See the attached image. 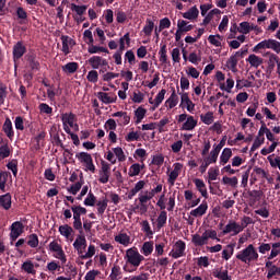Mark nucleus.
I'll return each instance as SVG.
<instances>
[{
  "label": "nucleus",
  "mask_w": 280,
  "mask_h": 280,
  "mask_svg": "<svg viewBox=\"0 0 280 280\" xmlns=\"http://www.w3.org/2000/svg\"><path fill=\"white\" fill-rule=\"evenodd\" d=\"M72 246L81 259H91L92 257H95V245L90 244L86 250V236L84 235H78Z\"/></svg>",
  "instance_id": "obj_1"
},
{
  "label": "nucleus",
  "mask_w": 280,
  "mask_h": 280,
  "mask_svg": "<svg viewBox=\"0 0 280 280\" xmlns=\"http://www.w3.org/2000/svg\"><path fill=\"white\" fill-rule=\"evenodd\" d=\"M209 240H215L217 242H220V238L218 237V231L208 229L203 231L202 234L196 233L191 235V243L194 246H207V244H209Z\"/></svg>",
  "instance_id": "obj_2"
},
{
  "label": "nucleus",
  "mask_w": 280,
  "mask_h": 280,
  "mask_svg": "<svg viewBox=\"0 0 280 280\" xmlns=\"http://www.w3.org/2000/svg\"><path fill=\"white\" fill-rule=\"evenodd\" d=\"M125 261L133 268H139V266L145 261V257L139 253L137 247H130L126 250Z\"/></svg>",
  "instance_id": "obj_3"
},
{
  "label": "nucleus",
  "mask_w": 280,
  "mask_h": 280,
  "mask_svg": "<svg viewBox=\"0 0 280 280\" xmlns=\"http://www.w3.org/2000/svg\"><path fill=\"white\" fill-rule=\"evenodd\" d=\"M236 259L243 264H250L252 261H257L259 259V253H257L254 244H249L236 255Z\"/></svg>",
  "instance_id": "obj_4"
},
{
  "label": "nucleus",
  "mask_w": 280,
  "mask_h": 280,
  "mask_svg": "<svg viewBox=\"0 0 280 280\" xmlns=\"http://www.w3.org/2000/svg\"><path fill=\"white\" fill-rule=\"evenodd\" d=\"M77 161L82 165L84 172H90L91 174H95L96 167L95 163H93V155L89 152H79L75 154Z\"/></svg>",
  "instance_id": "obj_5"
},
{
  "label": "nucleus",
  "mask_w": 280,
  "mask_h": 280,
  "mask_svg": "<svg viewBox=\"0 0 280 280\" xmlns=\"http://www.w3.org/2000/svg\"><path fill=\"white\" fill-rule=\"evenodd\" d=\"M177 122L182 124L180 130H184L186 132H191V130H196V127L198 126V119L187 113L178 115Z\"/></svg>",
  "instance_id": "obj_6"
},
{
  "label": "nucleus",
  "mask_w": 280,
  "mask_h": 280,
  "mask_svg": "<svg viewBox=\"0 0 280 280\" xmlns=\"http://www.w3.org/2000/svg\"><path fill=\"white\" fill-rule=\"evenodd\" d=\"M261 49H272L276 54H280V42L272 38L261 40L254 46L253 51L259 54Z\"/></svg>",
  "instance_id": "obj_7"
},
{
  "label": "nucleus",
  "mask_w": 280,
  "mask_h": 280,
  "mask_svg": "<svg viewBox=\"0 0 280 280\" xmlns=\"http://www.w3.org/2000/svg\"><path fill=\"white\" fill-rule=\"evenodd\" d=\"M156 207L161 209V211H174V208L176 207V194H172L168 196V198H165V194H162L158 201Z\"/></svg>",
  "instance_id": "obj_8"
},
{
  "label": "nucleus",
  "mask_w": 280,
  "mask_h": 280,
  "mask_svg": "<svg viewBox=\"0 0 280 280\" xmlns=\"http://www.w3.org/2000/svg\"><path fill=\"white\" fill-rule=\"evenodd\" d=\"M61 121H62V126H63V130L65 132H67V135H71V128L72 130H80V126L78 125V122H75V115L73 114H62L61 116Z\"/></svg>",
  "instance_id": "obj_9"
},
{
  "label": "nucleus",
  "mask_w": 280,
  "mask_h": 280,
  "mask_svg": "<svg viewBox=\"0 0 280 280\" xmlns=\"http://www.w3.org/2000/svg\"><path fill=\"white\" fill-rule=\"evenodd\" d=\"M106 160L112 164L115 165L117 161L119 163H124L126 161V153L121 147L113 148L110 151H107Z\"/></svg>",
  "instance_id": "obj_10"
},
{
  "label": "nucleus",
  "mask_w": 280,
  "mask_h": 280,
  "mask_svg": "<svg viewBox=\"0 0 280 280\" xmlns=\"http://www.w3.org/2000/svg\"><path fill=\"white\" fill-rule=\"evenodd\" d=\"M48 248L50 253H55L54 254L55 259H59L61 264H67V255L65 254V249H62V245H60L56 241H52L49 243Z\"/></svg>",
  "instance_id": "obj_11"
},
{
  "label": "nucleus",
  "mask_w": 280,
  "mask_h": 280,
  "mask_svg": "<svg viewBox=\"0 0 280 280\" xmlns=\"http://www.w3.org/2000/svg\"><path fill=\"white\" fill-rule=\"evenodd\" d=\"M184 165L180 162H175L173 164V170L167 172V183L168 185H171V187H174V185L176 184V180L178 179V177L180 176V173L184 170Z\"/></svg>",
  "instance_id": "obj_12"
},
{
  "label": "nucleus",
  "mask_w": 280,
  "mask_h": 280,
  "mask_svg": "<svg viewBox=\"0 0 280 280\" xmlns=\"http://www.w3.org/2000/svg\"><path fill=\"white\" fill-rule=\"evenodd\" d=\"M242 232L243 230L240 226V222L235 220H230L222 231L223 235H231L232 237H235V235H240V233Z\"/></svg>",
  "instance_id": "obj_13"
},
{
  "label": "nucleus",
  "mask_w": 280,
  "mask_h": 280,
  "mask_svg": "<svg viewBox=\"0 0 280 280\" xmlns=\"http://www.w3.org/2000/svg\"><path fill=\"white\" fill-rule=\"evenodd\" d=\"M88 62L92 67V69H101L100 73H104L103 69H106V67H108V60L104 59V57L101 56H92L89 58Z\"/></svg>",
  "instance_id": "obj_14"
},
{
  "label": "nucleus",
  "mask_w": 280,
  "mask_h": 280,
  "mask_svg": "<svg viewBox=\"0 0 280 280\" xmlns=\"http://www.w3.org/2000/svg\"><path fill=\"white\" fill-rule=\"evenodd\" d=\"M187 248V244H185V241H177L174 245L172 250L170 252V257H173V259H180V257H185V250Z\"/></svg>",
  "instance_id": "obj_15"
},
{
  "label": "nucleus",
  "mask_w": 280,
  "mask_h": 280,
  "mask_svg": "<svg viewBox=\"0 0 280 280\" xmlns=\"http://www.w3.org/2000/svg\"><path fill=\"white\" fill-rule=\"evenodd\" d=\"M178 95L180 96L179 108H186L188 113H194L196 110V104L189 98V93L178 92Z\"/></svg>",
  "instance_id": "obj_16"
},
{
  "label": "nucleus",
  "mask_w": 280,
  "mask_h": 280,
  "mask_svg": "<svg viewBox=\"0 0 280 280\" xmlns=\"http://www.w3.org/2000/svg\"><path fill=\"white\" fill-rule=\"evenodd\" d=\"M110 179V164L108 162L102 161L101 162V170L98 171V182L102 185H106Z\"/></svg>",
  "instance_id": "obj_17"
},
{
  "label": "nucleus",
  "mask_w": 280,
  "mask_h": 280,
  "mask_svg": "<svg viewBox=\"0 0 280 280\" xmlns=\"http://www.w3.org/2000/svg\"><path fill=\"white\" fill-rule=\"evenodd\" d=\"M241 56H244V51L238 50L236 51L234 55L230 56V58L226 60L225 62V67L232 71V73H237V62H238V58Z\"/></svg>",
  "instance_id": "obj_18"
},
{
  "label": "nucleus",
  "mask_w": 280,
  "mask_h": 280,
  "mask_svg": "<svg viewBox=\"0 0 280 280\" xmlns=\"http://www.w3.org/2000/svg\"><path fill=\"white\" fill-rule=\"evenodd\" d=\"M61 43H62L61 51L65 54V56H69V54H71V49L75 47V40H73V38L67 35H63L61 36Z\"/></svg>",
  "instance_id": "obj_19"
},
{
  "label": "nucleus",
  "mask_w": 280,
  "mask_h": 280,
  "mask_svg": "<svg viewBox=\"0 0 280 280\" xmlns=\"http://www.w3.org/2000/svg\"><path fill=\"white\" fill-rule=\"evenodd\" d=\"M23 229H24V226L21 223V221H15L12 223L10 237L13 242H15V240H19V237H21V235H23Z\"/></svg>",
  "instance_id": "obj_20"
},
{
  "label": "nucleus",
  "mask_w": 280,
  "mask_h": 280,
  "mask_svg": "<svg viewBox=\"0 0 280 280\" xmlns=\"http://www.w3.org/2000/svg\"><path fill=\"white\" fill-rule=\"evenodd\" d=\"M96 97L103 103V104H115L117 102V95L113 92L106 93V92H98L96 94Z\"/></svg>",
  "instance_id": "obj_21"
},
{
  "label": "nucleus",
  "mask_w": 280,
  "mask_h": 280,
  "mask_svg": "<svg viewBox=\"0 0 280 280\" xmlns=\"http://www.w3.org/2000/svg\"><path fill=\"white\" fill-rule=\"evenodd\" d=\"M208 210H209V205L207 203V201H203L197 208L190 211V215L192 218H202V215L207 214Z\"/></svg>",
  "instance_id": "obj_22"
},
{
  "label": "nucleus",
  "mask_w": 280,
  "mask_h": 280,
  "mask_svg": "<svg viewBox=\"0 0 280 280\" xmlns=\"http://www.w3.org/2000/svg\"><path fill=\"white\" fill-rule=\"evenodd\" d=\"M36 268H38V264H34L31 259H26L21 266L22 272L33 276L36 275Z\"/></svg>",
  "instance_id": "obj_23"
},
{
  "label": "nucleus",
  "mask_w": 280,
  "mask_h": 280,
  "mask_svg": "<svg viewBox=\"0 0 280 280\" xmlns=\"http://www.w3.org/2000/svg\"><path fill=\"white\" fill-rule=\"evenodd\" d=\"M246 62H248V65L252 67V69H259V67H261V65H264V58H261L255 54H250L246 58Z\"/></svg>",
  "instance_id": "obj_24"
},
{
  "label": "nucleus",
  "mask_w": 280,
  "mask_h": 280,
  "mask_svg": "<svg viewBox=\"0 0 280 280\" xmlns=\"http://www.w3.org/2000/svg\"><path fill=\"white\" fill-rule=\"evenodd\" d=\"M59 233L65 237L68 242H73V228L69 224H63L59 226Z\"/></svg>",
  "instance_id": "obj_25"
},
{
  "label": "nucleus",
  "mask_w": 280,
  "mask_h": 280,
  "mask_svg": "<svg viewBox=\"0 0 280 280\" xmlns=\"http://www.w3.org/2000/svg\"><path fill=\"white\" fill-rule=\"evenodd\" d=\"M212 276L214 277V279L219 280H232V277L229 275V270L222 267L213 269Z\"/></svg>",
  "instance_id": "obj_26"
},
{
  "label": "nucleus",
  "mask_w": 280,
  "mask_h": 280,
  "mask_svg": "<svg viewBox=\"0 0 280 280\" xmlns=\"http://www.w3.org/2000/svg\"><path fill=\"white\" fill-rule=\"evenodd\" d=\"M233 156V150L231 148H224L219 156V164L226 165Z\"/></svg>",
  "instance_id": "obj_27"
},
{
  "label": "nucleus",
  "mask_w": 280,
  "mask_h": 280,
  "mask_svg": "<svg viewBox=\"0 0 280 280\" xmlns=\"http://www.w3.org/2000/svg\"><path fill=\"white\" fill-rule=\"evenodd\" d=\"M194 184L199 194H201L202 198H209V192L207 191V184H205V180L200 178H195Z\"/></svg>",
  "instance_id": "obj_28"
},
{
  "label": "nucleus",
  "mask_w": 280,
  "mask_h": 280,
  "mask_svg": "<svg viewBox=\"0 0 280 280\" xmlns=\"http://www.w3.org/2000/svg\"><path fill=\"white\" fill-rule=\"evenodd\" d=\"M25 54V45H23V43L18 42L14 46H13V60H20V58H23Z\"/></svg>",
  "instance_id": "obj_29"
},
{
  "label": "nucleus",
  "mask_w": 280,
  "mask_h": 280,
  "mask_svg": "<svg viewBox=\"0 0 280 280\" xmlns=\"http://www.w3.org/2000/svg\"><path fill=\"white\" fill-rule=\"evenodd\" d=\"M199 15H200V11L196 5L191 7L189 11H186L182 14L183 19H187V21H196Z\"/></svg>",
  "instance_id": "obj_30"
},
{
  "label": "nucleus",
  "mask_w": 280,
  "mask_h": 280,
  "mask_svg": "<svg viewBox=\"0 0 280 280\" xmlns=\"http://www.w3.org/2000/svg\"><path fill=\"white\" fill-rule=\"evenodd\" d=\"M213 163H218L217 158H214V155H211V153H209L208 156L203 158V161L199 167L201 174H205V172H207V168L209 167V165H213Z\"/></svg>",
  "instance_id": "obj_31"
},
{
  "label": "nucleus",
  "mask_w": 280,
  "mask_h": 280,
  "mask_svg": "<svg viewBox=\"0 0 280 280\" xmlns=\"http://www.w3.org/2000/svg\"><path fill=\"white\" fill-rule=\"evenodd\" d=\"M226 145V136L222 138L220 143L213 144L212 150L210 151V154L218 160V156H220V152H222V148Z\"/></svg>",
  "instance_id": "obj_32"
},
{
  "label": "nucleus",
  "mask_w": 280,
  "mask_h": 280,
  "mask_svg": "<svg viewBox=\"0 0 280 280\" xmlns=\"http://www.w3.org/2000/svg\"><path fill=\"white\" fill-rule=\"evenodd\" d=\"M266 141V138L264 137V135L261 133V130H258V133L254 140V143L250 148V152H255L256 150H259V148H261V145H264Z\"/></svg>",
  "instance_id": "obj_33"
},
{
  "label": "nucleus",
  "mask_w": 280,
  "mask_h": 280,
  "mask_svg": "<svg viewBox=\"0 0 280 280\" xmlns=\"http://www.w3.org/2000/svg\"><path fill=\"white\" fill-rule=\"evenodd\" d=\"M117 244H121V246H130V235L127 233L120 232L118 235L114 237Z\"/></svg>",
  "instance_id": "obj_34"
},
{
  "label": "nucleus",
  "mask_w": 280,
  "mask_h": 280,
  "mask_svg": "<svg viewBox=\"0 0 280 280\" xmlns=\"http://www.w3.org/2000/svg\"><path fill=\"white\" fill-rule=\"evenodd\" d=\"M96 209L98 215H104L106 209H108V199L103 197L96 201Z\"/></svg>",
  "instance_id": "obj_35"
},
{
  "label": "nucleus",
  "mask_w": 280,
  "mask_h": 280,
  "mask_svg": "<svg viewBox=\"0 0 280 280\" xmlns=\"http://www.w3.org/2000/svg\"><path fill=\"white\" fill-rule=\"evenodd\" d=\"M0 207L5 211L10 210L12 207V195L5 194L0 196Z\"/></svg>",
  "instance_id": "obj_36"
},
{
  "label": "nucleus",
  "mask_w": 280,
  "mask_h": 280,
  "mask_svg": "<svg viewBox=\"0 0 280 280\" xmlns=\"http://www.w3.org/2000/svg\"><path fill=\"white\" fill-rule=\"evenodd\" d=\"M145 167V164H139V163H135L129 167V172H128V176H130V178L135 177V176H139V174H141V170H143Z\"/></svg>",
  "instance_id": "obj_37"
},
{
  "label": "nucleus",
  "mask_w": 280,
  "mask_h": 280,
  "mask_svg": "<svg viewBox=\"0 0 280 280\" xmlns=\"http://www.w3.org/2000/svg\"><path fill=\"white\" fill-rule=\"evenodd\" d=\"M253 30H257V26H255L248 22H242V23H240V25L237 27V32H240V34H250V32H253Z\"/></svg>",
  "instance_id": "obj_38"
},
{
  "label": "nucleus",
  "mask_w": 280,
  "mask_h": 280,
  "mask_svg": "<svg viewBox=\"0 0 280 280\" xmlns=\"http://www.w3.org/2000/svg\"><path fill=\"white\" fill-rule=\"evenodd\" d=\"M167 93V90L162 89L154 98V107L151 108V110H156L163 104V100H165V94Z\"/></svg>",
  "instance_id": "obj_39"
},
{
  "label": "nucleus",
  "mask_w": 280,
  "mask_h": 280,
  "mask_svg": "<svg viewBox=\"0 0 280 280\" xmlns=\"http://www.w3.org/2000/svg\"><path fill=\"white\" fill-rule=\"evenodd\" d=\"M233 86H235V80H233V77H229L225 83L220 84V90L225 91V93H231L233 91Z\"/></svg>",
  "instance_id": "obj_40"
},
{
  "label": "nucleus",
  "mask_w": 280,
  "mask_h": 280,
  "mask_svg": "<svg viewBox=\"0 0 280 280\" xmlns=\"http://www.w3.org/2000/svg\"><path fill=\"white\" fill-rule=\"evenodd\" d=\"M71 211L73 213V220L82 219V215H86V208L82 206H72Z\"/></svg>",
  "instance_id": "obj_41"
},
{
  "label": "nucleus",
  "mask_w": 280,
  "mask_h": 280,
  "mask_svg": "<svg viewBox=\"0 0 280 280\" xmlns=\"http://www.w3.org/2000/svg\"><path fill=\"white\" fill-rule=\"evenodd\" d=\"M165 104L170 110L178 106V95H176L175 91L172 92L171 96L166 100Z\"/></svg>",
  "instance_id": "obj_42"
},
{
  "label": "nucleus",
  "mask_w": 280,
  "mask_h": 280,
  "mask_svg": "<svg viewBox=\"0 0 280 280\" xmlns=\"http://www.w3.org/2000/svg\"><path fill=\"white\" fill-rule=\"evenodd\" d=\"M223 40L224 37H222L220 34L208 36V42L210 43V45H213V47H222Z\"/></svg>",
  "instance_id": "obj_43"
},
{
  "label": "nucleus",
  "mask_w": 280,
  "mask_h": 280,
  "mask_svg": "<svg viewBox=\"0 0 280 280\" xmlns=\"http://www.w3.org/2000/svg\"><path fill=\"white\" fill-rule=\"evenodd\" d=\"M200 120L206 126H211V124L215 121V116H213V112H207L206 114L200 115Z\"/></svg>",
  "instance_id": "obj_44"
},
{
  "label": "nucleus",
  "mask_w": 280,
  "mask_h": 280,
  "mask_svg": "<svg viewBox=\"0 0 280 280\" xmlns=\"http://www.w3.org/2000/svg\"><path fill=\"white\" fill-rule=\"evenodd\" d=\"M153 252H154V243L144 242L141 247L142 255H144V257H150V255H152Z\"/></svg>",
  "instance_id": "obj_45"
},
{
  "label": "nucleus",
  "mask_w": 280,
  "mask_h": 280,
  "mask_svg": "<svg viewBox=\"0 0 280 280\" xmlns=\"http://www.w3.org/2000/svg\"><path fill=\"white\" fill-rule=\"evenodd\" d=\"M152 32H154V21L147 19L145 25L142 28V34H144V36H152Z\"/></svg>",
  "instance_id": "obj_46"
},
{
  "label": "nucleus",
  "mask_w": 280,
  "mask_h": 280,
  "mask_svg": "<svg viewBox=\"0 0 280 280\" xmlns=\"http://www.w3.org/2000/svg\"><path fill=\"white\" fill-rule=\"evenodd\" d=\"M238 183H240V180L235 176H233V177L223 176L222 177V184L223 185H229L233 189H237Z\"/></svg>",
  "instance_id": "obj_47"
},
{
  "label": "nucleus",
  "mask_w": 280,
  "mask_h": 280,
  "mask_svg": "<svg viewBox=\"0 0 280 280\" xmlns=\"http://www.w3.org/2000/svg\"><path fill=\"white\" fill-rule=\"evenodd\" d=\"M148 114V109L143 108L142 106L138 107L135 110L136 124H141Z\"/></svg>",
  "instance_id": "obj_48"
},
{
  "label": "nucleus",
  "mask_w": 280,
  "mask_h": 280,
  "mask_svg": "<svg viewBox=\"0 0 280 280\" xmlns=\"http://www.w3.org/2000/svg\"><path fill=\"white\" fill-rule=\"evenodd\" d=\"M177 30H179V32H191V30H194V25L189 24V22L185 21V20H178L177 21Z\"/></svg>",
  "instance_id": "obj_49"
},
{
  "label": "nucleus",
  "mask_w": 280,
  "mask_h": 280,
  "mask_svg": "<svg viewBox=\"0 0 280 280\" xmlns=\"http://www.w3.org/2000/svg\"><path fill=\"white\" fill-rule=\"evenodd\" d=\"M167 224V211L162 210L156 219V228L163 229Z\"/></svg>",
  "instance_id": "obj_50"
},
{
  "label": "nucleus",
  "mask_w": 280,
  "mask_h": 280,
  "mask_svg": "<svg viewBox=\"0 0 280 280\" xmlns=\"http://www.w3.org/2000/svg\"><path fill=\"white\" fill-rule=\"evenodd\" d=\"M127 47H130V33H126L122 37L119 38V49L118 51H125Z\"/></svg>",
  "instance_id": "obj_51"
},
{
  "label": "nucleus",
  "mask_w": 280,
  "mask_h": 280,
  "mask_svg": "<svg viewBox=\"0 0 280 280\" xmlns=\"http://www.w3.org/2000/svg\"><path fill=\"white\" fill-rule=\"evenodd\" d=\"M279 255H280V242L272 243L271 252H270L269 256L267 257V259L270 261V260L275 259L276 257H279Z\"/></svg>",
  "instance_id": "obj_52"
},
{
  "label": "nucleus",
  "mask_w": 280,
  "mask_h": 280,
  "mask_svg": "<svg viewBox=\"0 0 280 280\" xmlns=\"http://www.w3.org/2000/svg\"><path fill=\"white\" fill-rule=\"evenodd\" d=\"M88 51L90 54H109L108 48L102 47V46H95L93 44L89 45Z\"/></svg>",
  "instance_id": "obj_53"
},
{
  "label": "nucleus",
  "mask_w": 280,
  "mask_h": 280,
  "mask_svg": "<svg viewBox=\"0 0 280 280\" xmlns=\"http://www.w3.org/2000/svg\"><path fill=\"white\" fill-rule=\"evenodd\" d=\"M145 187V180H139L136 183L135 187L129 191V198H133V196L138 195L141 189Z\"/></svg>",
  "instance_id": "obj_54"
},
{
  "label": "nucleus",
  "mask_w": 280,
  "mask_h": 280,
  "mask_svg": "<svg viewBox=\"0 0 280 280\" xmlns=\"http://www.w3.org/2000/svg\"><path fill=\"white\" fill-rule=\"evenodd\" d=\"M3 130L9 139H12L14 137V131L12 130V121L10 118H7L3 124Z\"/></svg>",
  "instance_id": "obj_55"
},
{
  "label": "nucleus",
  "mask_w": 280,
  "mask_h": 280,
  "mask_svg": "<svg viewBox=\"0 0 280 280\" xmlns=\"http://www.w3.org/2000/svg\"><path fill=\"white\" fill-rule=\"evenodd\" d=\"M152 198L153 197L150 195V190H144L139 194L138 200H139L140 205H148V202H150V200H152Z\"/></svg>",
  "instance_id": "obj_56"
},
{
  "label": "nucleus",
  "mask_w": 280,
  "mask_h": 280,
  "mask_svg": "<svg viewBox=\"0 0 280 280\" xmlns=\"http://www.w3.org/2000/svg\"><path fill=\"white\" fill-rule=\"evenodd\" d=\"M252 86H254L252 81L242 80V79H237L236 80V89H237V91H242V89H252Z\"/></svg>",
  "instance_id": "obj_57"
},
{
  "label": "nucleus",
  "mask_w": 280,
  "mask_h": 280,
  "mask_svg": "<svg viewBox=\"0 0 280 280\" xmlns=\"http://www.w3.org/2000/svg\"><path fill=\"white\" fill-rule=\"evenodd\" d=\"M82 185H84V179H80V182L72 184L68 188L69 194H72V196H75L78 194V191H80L82 189Z\"/></svg>",
  "instance_id": "obj_58"
},
{
  "label": "nucleus",
  "mask_w": 280,
  "mask_h": 280,
  "mask_svg": "<svg viewBox=\"0 0 280 280\" xmlns=\"http://www.w3.org/2000/svg\"><path fill=\"white\" fill-rule=\"evenodd\" d=\"M63 73H75L78 71V62H68L67 65L62 66Z\"/></svg>",
  "instance_id": "obj_59"
},
{
  "label": "nucleus",
  "mask_w": 280,
  "mask_h": 280,
  "mask_svg": "<svg viewBox=\"0 0 280 280\" xmlns=\"http://www.w3.org/2000/svg\"><path fill=\"white\" fill-rule=\"evenodd\" d=\"M259 130L262 133V137H264V135H266V138L268 139V141L275 142V135L272 133V131H270L268 129V127L265 125V122H262Z\"/></svg>",
  "instance_id": "obj_60"
},
{
  "label": "nucleus",
  "mask_w": 280,
  "mask_h": 280,
  "mask_svg": "<svg viewBox=\"0 0 280 280\" xmlns=\"http://www.w3.org/2000/svg\"><path fill=\"white\" fill-rule=\"evenodd\" d=\"M151 163L152 165H156V167H161V165L165 163V156L163 155V153H158L152 156Z\"/></svg>",
  "instance_id": "obj_61"
},
{
  "label": "nucleus",
  "mask_w": 280,
  "mask_h": 280,
  "mask_svg": "<svg viewBox=\"0 0 280 280\" xmlns=\"http://www.w3.org/2000/svg\"><path fill=\"white\" fill-rule=\"evenodd\" d=\"M109 278L112 280H118L121 279V267L114 265V267L112 268V272L109 275Z\"/></svg>",
  "instance_id": "obj_62"
},
{
  "label": "nucleus",
  "mask_w": 280,
  "mask_h": 280,
  "mask_svg": "<svg viewBox=\"0 0 280 280\" xmlns=\"http://www.w3.org/2000/svg\"><path fill=\"white\" fill-rule=\"evenodd\" d=\"M234 248L233 245H228L225 249L222 250V259L229 261L233 257Z\"/></svg>",
  "instance_id": "obj_63"
},
{
  "label": "nucleus",
  "mask_w": 280,
  "mask_h": 280,
  "mask_svg": "<svg viewBox=\"0 0 280 280\" xmlns=\"http://www.w3.org/2000/svg\"><path fill=\"white\" fill-rule=\"evenodd\" d=\"M38 244H39L38 235H36V234L28 235L27 245L31 248H38Z\"/></svg>",
  "instance_id": "obj_64"
}]
</instances>
